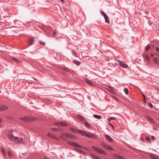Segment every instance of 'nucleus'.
<instances>
[{"mask_svg":"<svg viewBox=\"0 0 159 159\" xmlns=\"http://www.w3.org/2000/svg\"><path fill=\"white\" fill-rule=\"evenodd\" d=\"M85 81L87 84L90 85L92 86L93 85V84L92 83L90 80L87 79H86L85 80Z\"/></svg>","mask_w":159,"mask_h":159,"instance_id":"15","label":"nucleus"},{"mask_svg":"<svg viewBox=\"0 0 159 159\" xmlns=\"http://www.w3.org/2000/svg\"><path fill=\"white\" fill-rule=\"evenodd\" d=\"M156 50L157 51H159V48H156Z\"/></svg>","mask_w":159,"mask_h":159,"instance_id":"42","label":"nucleus"},{"mask_svg":"<svg viewBox=\"0 0 159 159\" xmlns=\"http://www.w3.org/2000/svg\"><path fill=\"white\" fill-rule=\"evenodd\" d=\"M145 117L147 120H148L150 122L152 123H154V121L152 118H151L150 117L147 116H146Z\"/></svg>","mask_w":159,"mask_h":159,"instance_id":"10","label":"nucleus"},{"mask_svg":"<svg viewBox=\"0 0 159 159\" xmlns=\"http://www.w3.org/2000/svg\"><path fill=\"white\" fill-rule=\"evenodd\" d=\"M34 40H29L28 43L30 46H31L34 44Z\"/></svg>","mask_w":159,"mask_h":159,"instance_id":"23","label":"nucleus"},{"mask_svg":"<svg viewBox=\"0 0 159 159\" xmlns=\"http://www.w3.org/2000/svg\"><path fill=\"white\" fill-rule=\"evenodd\" d=\"M70 129L74 132H75L76 131V130L74 128H70Z\"/></svg>","mask_w":159,"mask_h":159,"instance_id":"28","label":"nucleus"},{"mask_svg":"<svg viewBox=\"0 0 159 159\" xmlns=\"http://www.w3.org/2000/svg\"><path fill=\"white\" fill-rule=\"evenodd\" d=\"M20 119L25 122H30L36 120V118L32 116H26L20 118Z\"/></svg>","mask_w":159,"mask_h":159,"instance_id":"4","label":"nucleus"},{"mask_svg":"<svg viewBox=\"0 0 159 159\" xmlns=\"http://www.w3.org/2000/svg\"><path fill=\"white\" fill-rule=\"evenodd\" d=\"M114 157L117 159H125L123 157L120 155L115 154L114 155Z\"/></svg>","mask_w":159,"mask_h":159,"instance_id":"13","label":"nucleus"},{"mask_svg":"<svg viewBox=\"0 0 159 159\" xmlns=\"http://www.w3.org/2000/svg\"><path fill=\"white\" fill-rule=\"evenodd\" d=\"M150 48V45L149 44L148 45L145 47V50L147 51Z\"/></svg>","mask_w":159,"mask_h":159,"instance_id":"30","label":"nucleus"},{"mask_svg":"<svg viewBox=\"0 0 159 159\" xmlns=\"http://www.w3.org/2000/svg\"><path fill=\"white\" fill-rule=\"evenodd\" d=\"M44 159H48L47 157H44Z\"/></svg>","mask_w":159,"mask_h":159,"instance_id":"46","label":"nucleus"},{"mask_svg":"<svg viewBox=\"0 0 159 159\" xmlns=\"http://www.w3.org/2000/svg\"><path fill=\"white\" fill-rule=\"evenodd\" d=\"M55 125L61 126H66L67 125L64 122H58L56 123L55 124Z\"/></svg>","mask_w":159,"mask_h":159,"instance_id":"8","label":"nucleus"},{"mask_svg":"<svg viewBox=\"0 0 159 159\" xmlns=\"http://www.w3.org/2000/svg\"><path fill=\"white\" fill-rule=\"evenodd\" d=\"M124 91L125 93L126 94H128V92H129V90H128V89L127 88H124Z\"/></svg>","mask_w":159,"mask_h":159,"instance_id":"25","label":"nucleus"},{"mask_svg":"<svg viewBox=\"0 0 159 159\" xmlns=\"http://www.w3.org/2000/svg\"><path fill=\"white\" fill-rule=\"evenodd\" d=\"M47 135L48 136L56 140H58L59 139L57 137L55 136L54 134L52 133H49L47 134Z\"/></svg>","mask_w":159,"mask_h":159,"instance_id":"11","label":"nucleus"},{"mask_svg":"<svg viewBox=\"0 0 159 159\" xmlns=\"http://www.w3.org/2000/svg\"><path fill=\"white\" fill-rule=\"evenodd\" d=\"M146 57L147 59L148 60L149 59V58L148 56H146Z\"/></svg>","mask_w":159,"mask_h":159,"instance_id":"43","label":"nucleus"},{"mask_svg":"<svg viewBox=\"0 0 159 159\" xmlns=\"http://www.w3.org/2000/svg\"><path fill=\"white\" fill-rule=\"evenodd\" d=\"M7 137L11 141L19 144H24L25 142L21 137L14 136L12 133H10L7 135Z\"/></svg>","mask_w":159,"mask_h":159,"instance_id":"1","label":"nucleus"},{"mask_svg":"<svg viewBox=\"0 0 159 159\" xmlns=\"http://www.w3.org/2000/svg\"><path fill=\"white\" fill-rule=\"evenodd\" d=\"M101 14L104 17H105L107 15L105 13V12L103 11H102L101 12Z\"/></svg>","mask_w":159,"mask_h":159,"instance_id":"37","label":"nucleus"},{"mask_svg":"<svg viewBox=\"0 0 159 159\" xmlns=\"http://www.w3.org/2000/svg\"><path fill=\"white\" fill-rule=\"evenodd\" d=\"M146 140L148 142H150V137L148 136H147L146 137Z\"/></svg>","mask_w":159,"mask_h":159,"instance_id":"32","label":"nucleus"},{"mask_svg":"<svg viewBox=\"0 0 159 159\" xmlns=\"http://www.w3.org/2000/svg\"><path fill=\"white\" fill-rule=\"evenodd\" d=\"M84 124H85V125L86 126H87V127H88L89 128H90V126L89 125V124L87 122H85Z\"/></svg>","mask_w":159,"mask_h":159,"instance_id":"33","label":"nucleus"},{"mask_svg":"<svg viewBox=\"0 0 159 159\" xmlns=\"http://www.w3.org/2000/svg\"><path fill=\"white\" fill-rule=\"evenodd\" d=\"M2 121V119L0 117V123H1Z\"/></svg>","mask_w":159,"mask_h":159,"instance_id":"45","label":"nucleus"},{"mask_svg":"<svg viewBox=\"0 0 159 159\" xmlns=\"http://www.w3.org/2000/svg\"><path fill=\"white\" fill-rule=\"evenodd\" d=\"M149 106L151 107H152V106H153V105H152V103H150V102H149Z\"/></svg>","mask_w":159,"mask_h":159,"instance_id":"40","label":"nucleus"},{"mask_svg":"<svg viewBox=\"0 0 159 159\" xmlns=\"http://www.w3.org/2000/svg\"><path fill=\"white\" fill-rule=\"evenodd\" d=\"M105 137H106V138L109 142H111L112 141V139H111V138L110 136H109L108 135H106Z\"/></svg>","mask_w":159,"mask_h":159,"instance_id":"19","label":"nucleus"},{"mask_svg":"<svg viewBox=\"0 0 159 159\" xmlns=\"http://www.w3.org/2000/svg\"><path fill=\"white\" fill-rule=\"evenodd\" d=\"M8 108L7 107L4 105H0V111H3L6 110Z\"/></svg>","mask_w":159,"mask_h":159,"instance_id":"12","label":"nucleus"},{"mask_svg":"<svg viewBox=\"0 0 159 159\" xmlns=\"http://www.w3.org/2000/svg\"><path fill=\"white\" fill-rule=\"evenodd\" d=\"M55 33H56L55 32H54V33H53L54 34H55Z\"/></svg>","mask_w":159,"mask_h":159,"instance_id":"50","label":"nucleus"},{"mask_svg":"<svg viewBox=\"0 0 159 159\" xmlns=\"http://www.w3.org/2000/svg\"><path fill=\"white\" fill-rule=\"evenodd\" d=\"M115 120V118L114 117H110L108 118V120L109 121H110L112 120Z\"/></svg>","mask_w":159,"mask_h":159,"instance_id":"31","label":"nucleus"},{"mask_svg":"<svg viewBox=\"0 0 159 159\" xmlns=\"http://www.w3.org/2000/svg\"><path fill=\"white\" fill-rule=\"evenodd\" d=\"M1 125H0V128L1 127Z\"/></svg>","mask_w":159,"mask_h":159,"instance_id":"51","label":"nucleus"},{"mask_svg":"<svg viewBox=\"0 0 159 159\" xmlns=\"http://www.w3.org/2000/svg\"><path fill=\"white\" fill-rule=\"evenodd\" d=\"M32 78H33L34 80H36V79L34 77H32Z\"/></svg>","mask_w":159,"mask_h":159,"instance_id":"47","label":"nucleus"},{"mask_svg":"<svg viewBox=\"0 0 159 159\" xmlns=\"http://www.w3.org/2000/svg\"><path fill=\"white\" fill-rule=\"evenodd\" d=\"M92 148H93L97 152L103 154L105 155L107 154L106 152L105 151L100 148H99L97 147L93 146L92 147Z\"/></svg>","mask_w":159,"mask_h":159,"instance_id":"5","label":"nucleus"},{"mask_svg":"<svg viewBox=\"0 0 159 159\" xmlns=\"http://www.w3.org/2000/svg\"><path fill=\"white\" fill-rule=\"evenodd\" d=\"M28 82V83H32V82Z\"/></svg>","mask_w":159,"mask_h":159,"instance_id":"48","label":"nucleus"},{"mask_svg":"<svg viewBox=\"0 0 159 159\" xmlns=\"http://www.w3.org/2000/svg\"><path fill=\"white\" fill-rule=\"evenodd\" d=\"M61 0V2H65V1L64 0Z\"/></svg>","mask_w":159,"mask_h":159,"instance_id":"49","label":"nucleus"},{"mask_svg":"<svg viewBox=\"0 0 159 159\" xmlns=\"http://www.w3.org/2000/svg\"><path fill=\"white\" fill-rule=\"evenodd\" d=\"M150 55H151V56L152 57H153V56H154V54H153V53H151Z\"/></svg>","mask_w":159,"mask_h":159,"instance_id":"44","label":"nucleus"},{"mask_svg":"<svg viewBox=\"0 0 159 159\" xmlns=\"http://www.w3.org/2000/svg\"><path fill=\"white\" fill-rule=\"evenodd\" d=\"M109 125L111 127H112L113 129H114V126L112 124L110 123L109 124Z\"/></svg>","mask_w":159,"mask_h":159,"instance_id":"39","label":"nucleus"},{"mask_svg":"<svg viewBox=\"0 0 159 159\" xmlns=\"http://www.w3.org/2000/svg\"><path fill=\"white\" fill-rule=\"evenodd\" d=\"M68 143L69 145H71L72 146L78 148H82V147L81 146L75 143L69 142H68Z\"/></svg>","mask_w":159,"mask_h":159,"instance_id":"6","label":"nucleus"},{"mask_svg":"<svg viewBox=\"0 0 159 159\" xmlns=\"http://www.w3.org/2000/svg\"><path fill=\"white\" fill-rule=\"evenodd\" d=\"M142 95L143 97V101L144 102H146V97H145V95L143 94H142Z\"/></svg>","mask_w":159,"mask_h":159,"instance_id":"36","label":"nucleus"},{"mask_svg":"<svg viewBox=\"0 0 159 159\" xmlns=\"http://www.w3.org/2000/svg\"><path fill=\"white\" fill-rule=\"evenodd\" d=\"M117 61L120 62L119 64L121 67L123 68H126L128 67V66L127 64L124 63L123 62L120 61V60H118Z\"/></svg>","mask_w":159,"mask_h":159,"instance_id":"7","label":"nucleus"},{"mask_svg":"<svg viewBox=\"0 0 159 159\" xmlns=\"http://www.w3.org/2000/svg\"><path fill=\"white\" fill-rule=\"evenodd\" d=\"M150 157L152 159H159L158 157L152 153H151L150 154Z\"/></svg>","mask_w":159,"mask_h":159,"instance_id":"14","label":"nucleus"},{"mask_svg":"<svg viewBox=\"0 0 159 159\" xmlns=\"http://www.w3.org/2000/svg\"><path fill=\"white\" fill-rule=\"evenodd\" d=\"M153 60L154 61L156 62H157V57H154L153 58Z\"/></svg>","mask_w":159,"mask_h":159,"instance_id":"38","label":"nucleus"},{"mask_svg":"<svg viewBox=\"0 0 159 159\" xmlns=\"http://www.w3.org/2000/svg\"><path fill=\"white\" fill-rule=\"evenodd\" d=\"M51 129L55 131H61L62 130V129L61 128H52Z\"/></svg>","mask_w":159,"mask_h":159,"instance_id":"17","label":"nucleus"},{"mask_svg":"<svg viewBox=\"0 0 159 159\" xmlns=\"http://www.w3.org/2000/svg\"><path fill=\"white\" fill-rule=\"evenodd\" d=\"M102 147L105 149L110 150H113L112 148L111 147L107 145L104 143H102Z\"/></svg>","mask_w":159,"mask_h":159,"instance_id":"9","label":"nucleus"},{"mask_svg":"<svg viewBox=\"0 0 159 159\" xmlns=\"http://www.w3.org/2000/svg\"><path fill=\"white\" fill-rule=\"evenodd\" d=\"M1 150L2 152V153H3L4 155L6 154L5 150L3 148V147L1 148Z\"/></svg>","mask_w":159,"mask_h":159,"instance_id":"24","label":"nucleus"},{"mask_svg":"<svg viewBox=\"0 0 159 159\" xmlns=\"http://www.w3.org/2000/svg\"><path fill=\"white\" fill-rule=\"evenodd\" d=\"M93 116L95 118L97 119H101L102 118V117L96 114H94L93 115Z\"/></svg>","mask_w":159,"mask_h":159,"instance_id":"20","label":"nucleus"},{"mask_svg":"<svg viewBox=\"0 0 159 159\" xmlns=\"http://www.w3.org/2000/svg\"><path fill=\"white\" fill-rule=\"evenodd\" d=\"M78 132L81 135L85 136L88 138L94 139L97 138L96 135L93 133L81 130H79Z\"/></svg>","mask_w":159,"mask_h":159,"instance_id":"3","label":"nucleus"},{"mask_svg":"<svg viewBox=\"0 0 159 159\" xmlns=\"http://www.w3.org/2000/svg\"><path fill=\"white\" fill-rule=\"evenodd\" d=\"M151 140H154L155 139V138L153 136H152L151 137Z\"/></svg>","mask_w":159,"mask_h":159,"instance_id":"41","label":"nucleus"},{"mask_svg":"<svg viewBox=\"0 0 159 159\" xmlns=\"http://www.w3.org/2000/svg\"><path fill=\"white\" fill-rule=\"evenodd\" d=\"M73 62L74 63L76 64V65H77L78 66L80 64V63L79 61H77L75 60H74L73 61Z\"/></svg>","mask_w":159,"mask_h":159,"instance_id":"21","label":"nucleus"},{"mask_svg":"<svg viewBox=\"0 0 159 159\" xmlns=\"http://www.w3.org/2000/svg\"><path fill=\"white\" fill-rule=\"evenodd\" d=\"M75 151H76L79 152H83V151H82L81 150V149H78V148H75Z\"/></svg>","mask_w":159,"mask_h":159,"instance_id":"34","label":"nucleus"},{"mask_svg":"<svg viewBox=\"0 0 159 159\" xmlns=\"http://www.w3.org/2000/svg\"><path fill=\"white\" fill-rule=\"evenodd\" d=\"M152 47H154V45H152Z\"/></svg>","mask_w":159,"mask_h":159,"instance_id":"53","label":"nucleus"},{"mask_svg":"<svg viewBox=\"0 0 159 159\" xmlns=\"http://www.w3.org/2000/svg\"><path fill=\"white\" fill-rule=\"evenodd\" d=\"M12 59L13 61H15V62H16L17 63H18V62H19V60L17 59L15 57H12Z\"/></svg>","mask_w":159,"mask_h":159,"instance_id":"22","label":"nucleus"},{"mask_svg":"<svg viewBox=\"0 0 159 159\" xmlns=\"http://www.w3.org/2000/svg\"><path fill=\"white\" fill-rule=\"evenodd\" d=\"M72 54L75 56H76V57L77 56V55L76 53V52H75L73 50H72Z\"/></svg>","mask_w":159,"mask_h":159,"instance_id":"27","label":"nucleus"},{"mask_svg":"<svg viewBox=\"0 0 159 159\" xmlns=\"http://www.w3.org/2000/svg\"><path fill=\"white\" fill-rule=\"evenodd\" d=\"M93 157L94 159H101L99 157L95 155H93Z\"/></svg>","mask_w":159,"mask_h":159,"instance_id":"26","label":"nucleus"},{"mask_svg":"<svg viewBox=\"0 0 159 159\" xmlns=\"http://www.w3.org/2000/svg\"><path fill=\"white\" fill-rule=\"evenodd\" d=\"M104 18L105 19V22L107 23H109V18L107 15L105 17H104Z\"/></svg>","mask_w":159,"mask_h":159,"instance_id":"18","label":"nucleus"},{"mask_svg":"<svg viewBox=\"0 0 159 159\" xmlns=\"http://www.w3.org/2000/svg\"><path fill=\"white\" fill-rule=\"evenodd\" d=\"M39 43L43 46H44L45 45V43L44 42L41 40L39 41Z\"/></svg>","mask_w":159,"mask_h":159,"instance_id":"29","label":"nucleus"},{"mask_svg":"<svg viewBox=\"0 0 159 159\" xmlns=\"http://www.w3.org/2000/svg\"><path fill=\"white\" fill-rule=\"evenodd\" d=\"M77 117L79 120L82 121H84L85 120V119L83 116L80 115H77Z\"/></svg>","mask_w":159,"mask_h":159,"instance_id":"16","label":"nucleus"},{"mask_svg":"<svg viewBox=\"0 0 159 159\" xmlns=\"http://www.w3.org/2000/svg\"><path fill=\"white\" fill-rule=\"evenodd\" d=\"M59 136L61 139L65 141L66 140V137L71 139H76V137L74 135L66 133H61Z\"/></svg>","mask_w":159,"mask_h":159,"instance_id":"2","label":"nucleus"},{"mask_svg":"<svg viewBox=\"0 0 159 159\" xmlns=\"http://www.w3.org/2000/svg\"><path fill=\"white\" fill-rule=\"evenodd\" d=\"M7 153L10 156H11L12 155V152L10 151H8Z\"/></svg>","mask_w":159,"mask_h":159,"instance_id":"35","label":"nucleus"},{"mask_svg":"<svg viewBox=\"0 0 159 159\" xmlns=\"http://www.w3.org/2000/svg\"><path fill=\"white\" fill-rule=\"evenodd\" d=\"M156 54H157V55L158 54L157 53H156Z\"/></svg>","mask_w":159,"mask_h":159,"instance_id":"52","label":"nucleus"}]
</instances>
